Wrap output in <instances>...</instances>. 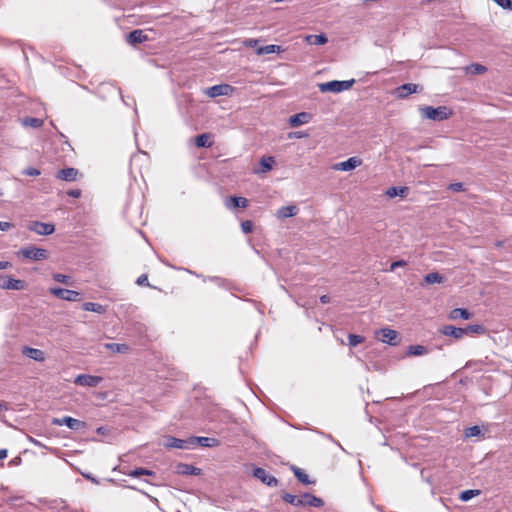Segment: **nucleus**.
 I'll return each mask as SVG.
<instances>
[{
    "label": "nucleus",
    "instance_id": "1",
    "mask_svg": "<svg viewBox=\"0 0 512 512\" xmlns=\"http://www.w3.org/2000/svg\"><path fill=\"white\" fill-rule=\"evenodd\" d=\"M421 116L433 121H443L449 118L452 112L446 106L432 107L423 106L419 108Z\"/></svg>",
    "mask_w": 512,
    "mask_h": 512
},
{
    "label": "nucleus",
    "instance_id": "2",
    "mask_svg": "<svg viewBox=\"0 0 512 512\" xmlns=\"http://www.w3.org/2000/svg\"><path fill=\"white\" fill-rule=\"evenodd\" d=\"M354 82V79L345 81L334 80L319 84V89L321 92L340 93L342 91L349 90L353 86Z\"/></svg>",
    "mask_w": 512,
    "mask_h": 512
},
{
    "label": "nucleus",
    "instance_id": "3",
    "mask_svg": "<svg viewBox=\"0 0 512 512\" xmlns=\"http://www.w3.org/2000/svg\"><path fill=\"white\" fill-rule=\"evenodd\" d=\"M49 292L61 300L69 302H78L81 300V294L74 290L53 287L49 289Z\"/></svg>",
    "mask_w": 512,
    "mask_h": 512
},
{
    "label": "nucleus",
    "instance_id": "4",
    "mask_svg": "<svg viewBox=\"0 0 512 512\" xmlns=\"http://www.w3.org/2000/svg\"><path fill=\"white\" fill-rule=\"evenodd\" d=\"M376 337L383 343L396 346L400 342L399 334L396 330L390 328H382L376 331Z\"/></svg>",
    "mask_w": 512,
    "mask_h": 512
},
{
    "label": "nucleus",
    "instance_id": "5",
    "mask_svg": "<svg viewBox=\"0 0 512 512\" xmlns=\"http://www.w3.org/2000/svg\"><path fill=\"white\" fill-rule=\"evenodd\" d=\"M26 283L20 279H14L11 276L0 275V289L4 290H24Z\"/></svg>",
    "mask_w": 512,
    "mask_h": 512
},
{
    "label": "nucleus",
    "instance_id": "6",
    "mask_svg": "<svg viewBox=\"0 0 512 512\" xmlns=\"http://www.w3.org/2000/svg\"><path fill=\"white\" fill-rule=\"evenodd\" d=\"M53 425L57 426H67L71 430H80L84 429L86 427V423L83 421H80L78 419L72 418L70 416H64L62 418H54L52 420Z\"/></svg>",
    "mask_w": 512,
    "mask_h": 512
},
{
    "label": "nucleus",
    "instance_id": "7",
    "mask_svg": "<svg viewBox=\"0 0 512 512\" xmlns=\"http://www.w3.org/2000/svg\"><path fill=\"white\" fill-rule=\"evenodd\" d=\"M101 376L80 374L74 379V383L84 387H96L102 382Z\"/></svg>",
    "mask_w": 512,
    "mask_h": 512
},
{
    "label": "nucleus",
    "instance_id": "8",
    "mask_svg": "<svg viewBox=\"0 0 512 512\" xmlns=\"http://www.w3.org/2000/svg\"><path fill=\"white\" fill-rule=\"evenodd\" d=\"M421 91L422 87L420 85L414 83H406L397 87L394 91V94L399 99H405L410 94L418 93Z\"/></svg>",
    "mask_w": 512,
    "mask_h": 512
},
{
    "label": "nucleus",
    "instance_id": "9",
    "mask_svg": "<svg viewBox=\"0 0 512 512\" xmlns=\"http://www.w3.org/2000/svg\"><path fill=\"white\" fill-rule=\"evenodd\" d=\"M21 254L31 260H43L48 256L47 250L43 248H37L35 246H28L21 250Z\"/></svg>",
    "mask_w": 512,
    "mask_h": 512
},
{
    "label": "nucleus",
    "instance_id": "10",
    "mask_svg": "<svg viewBox=\"0 0 512 512\" xmlns=\"http://www.w3.org/2000/svg\"><path fill=\"white\" fill-rule=\"evenodd\" d=\"M28 229L37 233L38 235H50L55 231V226L51 223L32 221L28 225Z\"/></svg>",
    "mask_w": 512,
    "mask_h": 512
},
{
    "label": "nucleus",
    "instance_id": "11",
    "mask_svg": "<svg viewBox=\"0 0 512 512\" xmlns=\"http://www.w3.org/2000/svg\"><path fill=\"white\" fill-rule=\"evenodd\" d=\"M253 475L259 479L261 482H263L264 484L270 486V487H275L278 485V480L270 475L265 469L263 468H255L254 469V472H253Z\"/></svg>",
    "mask_w": 512,
    "mask_h": 512
},
{
    "label": "nucleus",
    "instance_id": "12",
    "mask_svg": "<svg viewBox=\"0 0 512 512\" xmlns=\"http://www.w3.org/2000/svg\"><path fill=\"white\" fill-rule=\"evenodd\" d=\"M165 447L166 448L184 449V450L191 449L190 437L187 439H179V438H176L173 436H169L166 439Z\"/></svg>",
    "mask_w": 512,
    "mask_h": 512
},
{
    "label": "nucleus",
    "instance_id": "13",
    "mask_svg": "<svg viewBox=\"0 0 512 512\" xmlns=\"http://www.w3.org/2000/svg\"><path fill=\"white\" fill-rule=\"evenodd\" d=\"M191 441V449H194L197 446L201 447H216L219 445V441L216 438L211 437H190Z\"/></svg>",
    "mask_w": 512,
    "mask_h": 512
},
{
    "label": "nucleus",
    "instance_id": "14",
    "mask_svg": "<svg viewBox=\"0 0 512 512\" xmlns=\"http://www.w3.org/2000/svg\"><path fill=\"white\" fill-rule=\"evenodd\" d=\"M232 91V87L228 84H220L209 87L206 90V95L215 98L218 96L228 95Z\"/></svg>",
    "mask_w": 512,
    "mask_h": 512
},
{
    "label": "nucleus",
    "instance_id": "15",
    "mask_svg": "<svg viewBox=\"0 0 512 512\" xmlns=\"http://www.w3.org/2000/svg\"><path fill=\"white\" fill-rule=\"evenodd\" d=\"M361 163H362V161L358 157H350L346 161L336 163L333 166V169L340 170V171H350V170H353L356 167L360 166Z\"/></svg>",
    "mask_w": 512,
    "mask_h": 512
},
{
    "label": "nucleus",
    "instance_id": "16",
    "mask_svg": "<svg viewBox=\"0 0 512 512\" xmlns=\"http://www.w3.org/2000/svg\"><path fill=\"white\" fill-rule=\"evenodd\" d=\"M248 205L249 202L244 197L230 196L225 200V206L231 210L235 208H247Z\"/></svg>",
    "mask_w": 512,
    "mask_h": 512
},
{
    "label": "nucleus",
    "instance_id": "17",
    "mask_svg": "<svg viewBox=\"0 0 512 512\" xmlns=\"http://www.w3.org/2000/svg\"><path fill=\"white\" fill-rule=\"evenodd\" d=\"M441 332L446 336L454 337L455 339H461L467 335V329L455 327L452 325H446L442 328Z\"/></svg>",
    "mask_w": 512,
    "mask_h": 512
},
{
    "label": "nucleus",
    "instance_id": "18",
    "mask_svg": "<svg viewBox=\"0 0 512 512\" xmlns=\"http://www.w3.org/2000/svg\"><path fill=\"white\" fill-rule=\"evenodd\" d=\"M22 353L28 358L33 359L35 361H45V353L40 349L25 346L23 347Z\"/></svg>",
    "mask_w": 512,
    "mask_h": 512
},
{
    "label": "nucleus",
    "instance_id": "19",
    "mask_svg": "<svg viewBox=\"0 0 512 512\" xmlns=\"http://www.w3.org/2000/svg\"><path fill=\"white\" fill-rule=\"evenodd\" d=\"M78 170L73 167L61 169L57 172L56 177L63 181H75L77 179Z\"/></svg>",
    "mask_w": 512,
    "mask_h": 512
},
{
    "label": "nucleus",
    "instance_id": "20",
    "mask_svg": "<svg viewBox=\"0 0 512 512\" xmlns=\"http://www.w3.org/2000/svg\"><path fill=\"white\" fill-rule=\"evenodd\" d=\"M148 40V36L140 29L133 30L127 36V41L129 44H139Z\"/></svg>",
    "mask_w": 512,
    "mask_h": 512
},
{
    "label": "nucleus",
    "instance_id": "21",
    "mask_svg": "<svg viewBox=\"0 0 512 512\" xmlns=\"http://www.w3.org/2000/svg\"><path fill=\"white\" fill-rule=\"evenodd\" d=\"M311 115L307 112H300L290 117L289 124L292 127H298L300 125L306 124L310 121Z\"/></svg>",
    "mask_w": 512,
    "mask_h": 512
},
{
    "label": "nucleus",
    "instance_id": "22",
    "mask_svg": "<svg viewBox=\"0 0 512 512\" xmlns=\"http://www.w3.org/2000/svg\"><path fill=\"white\" fill-rule=\"evenodd\" d=\"M177 473L197 476L201 474V469L190 464L180 463L177 465Z\"/></svg>",
    "mask_w": 512,
    "mask_h": 512
},
{
    "label": "nucleus",
    "instance_id": "23",
    "mask_svg": "<svg viewBox=\"0 0 512 512\" xmlns=\"http://www.w3.org/2000/svg\"><path fill=\"white\" fill-rule=\"evenodd\" d=\"M298 211L299 209L295 205L282 206L276 215L278 218H289L295 216Z\"/></svg>",
    "mask_w": 512,
    "mask_h": 512
},
{
    "label": "nucleus",
    "instance_id": "24",
    "mask_svg": "<svg viewBox=\"0 0 512 512\" xmlns=\"http://www.w3.org/2000/svg\"><path fill=\"white\" fill-rule=\"evenodd\" d=\"M303 500H304V506L307 505V506H311V507L320 508L324 505V501L321 498L316 497L310 493H304Z\"/></svg>",
    "mask_w": 512,
    "mask_h": 512
},
{
    "label": "nucleus",
    "instance_id": "25",
    "mask_svg": "<svg viewBox=\"0 0 512 512\" xmlns=\"http://www.w3.org/2000/svg\"><path fill=\"white\" fill-rule=\"evenodd\" d=\"M104 347L113 353H127L130 349L127 344L121 343H105Z\"/></svg>",
    "mask_w": 512,
    "mask_h": 512
},
{
    "label": "nucleus",
    "instance_id": "26",
    "mask_svg": "<svg viewBox=\"0 0 512 512\" xmlns=\"http://www.w3.org/2000/svg\"><path fill=\"white\" fill-rule=\"evenodd\" d=\"M282 499L293 505V506H304V500H303V495L302 496H295L293 494H290V493H285L283 496H282Z\"/></svg>",
    "mask_w": 512,
    "mask_h": 512
},
{
    "label": "nucleus",
    "instance_id": "27",
    "mask_svg": "<svg viewBox=\"0 0 512 512\" xmlns=\"http://www.w3.org/2000/svg\"><path fill=\"white\" fill-rule=\"evenodd\" d=\"M428 353V349L423 345H410L408 347L407 356H422Z\"/></svg>",
    "mask_w": 512,
    "mask_h": 512
},
{
    "label": "nucleus",
    "instance_id": "28",
    "mask_svg": "<svg viewBox=\"0 0 512 512\" xmlns=\"http://www.w3.org/2000/svg\"><path fill=\"white\" fill-rule=\"evenodd\" d=\"M471 317H472V314L467 309H464V308H455L450 313V318L453 320L458 319V318L467 320V319H470Z\"/></svg>",
    "mask_w": 512,
    "mask_h": 512
},
{
    "label": "nucleus",
    "instance_id": "29",
    "mask_svg": "<svg viewBox=\"0 0 512 512\" xmlns=\"http://www.w3.org/2000/svg\"><path fill=\"white\" fill-rule=\"evenodd\" d=\"M195 145L197 147H206V148L211 147L212 141L210 140V135L207 133H203V134L196 136Z\"/></svg>",
    "mask_w": 512,
    "mask_h": 512
},
{
    "label": "nucleus",
    "instance_id": "30",
    "mask_svg": "<svg viewBox=\"0 0 512 512\" xmlns=\"http://www.w3.org/2000/svg\"><path fill=\"white\" fill-rule=\"evenodd\" d=\"M292 470L294 472L295 477L303 484L309 485L313 483L310 481L309 476L300 468L296 466H292Z\"/></svg>",
    "mask_w": 512,
    "mask_h": 512
},
{
    "label": "nucleus",
    "instance_id": "31",
    "mask_svg": "<svg viewBox=\"0 0 512 512\" xmlns=\"http://www.w3.org/2000/svg\"><path fill=\"white\" fill-rule=\"evenodd\" d=\"M306 40L308 43L313 45H324L327 43L328 38L324 34L319 35H308L306 37Z\"/></svg>",
    "mask_w": 512,
    "mask_h": 512
},
{
    "label": "nucleus",
    "instance_id": "32",
    "mask_svg": "<svg viewBox=\"0 0 512 512\" xmlns=\"http://www.w3.org/2000/svg\"><path fill=\"white\" fill-rule=\"evenodd\" d=\"M83 310L90 311V312H96L99 314H102L105 311V308L103 305L99 303L94 302H86L82 306Z\"/></svg>",
    "mask_w": 512,
    "mask_h": 512
},
{
    "label": "nucleus",
    "instance_id": "33",
    "mask_svg": "<svg viewBox=\"0 0 512 512\" xmlns=\"http://www.w3.org/2000/svg\"><path fill=\"white\" fill-rule=\"evenodd\" d=\"M443 281L444 277L440 275L438 272L429 273L424 277V282L426 284L442 283Z\"/></svg>",
    "mask_w": 512,
    "mask_h": 512
},
{
    "label": "nucleus",
    "instance_id": "34",
    "mask_svg": "<svg viewBox=\"0 0 512 512\" xmlns=\"http://www.w3.org/2000/svg\"><path fill=\"white\" fill-rule=\"evenodd\" d=\"M280 51H281L280 46L271 44V45L259 47L257 49V54L265 55V54H271V53L280 52Z\"/></svg>",
    "mask_w": 512,
    "mask_h": 512
},
{
    "label": "nucleus",
    "instance_id": "35",
    "mask_svg": "<svg viewBox=\"0 0 512 512\" xmlns=\"http://www.w3.org/2000/svg\"><path fill=\"white\" fill-rule=\"evenodd\" d=\"M486 71H487V68L485 66H483L481 64H477V63L471 64L466 67V72L470 73L472 75L483 74Z\"/></svg>",
    "mask_w": 512,
    "mask_h": 512
},
{
    "label": "nucleus",
    "instance_id": "36",
    "mask_svg": "<svg viewBox=\"0 0 512 512\" xmlns=\"http://www.w3.org/2000/svg\"><path fill=\"white\" fill-rule=\"evenodd\" d=\"M22 124L24 126L32 127V128H39L43 125V120L39 118L34 117H27L22 120Z\"/></svg>",
    "mask_w": 512,
    "mask_h": 512
},
{
    "label": "nucleus",
    "instance_id": "37",
    "mask_svg": "<svg viewBox=\"0 0 512 512\" xmlns=\"http://www.w3.org/2000/svg\"><path fill=\"white\" fill-rule=\"evenodd\" d=\"M480 493H481V491L477 490V489L465 490V491L461 492L459 498L462 501L467 502V501L471 500L473 497L480 495Z\"/></svg>",
    "mask_w": 512,
    "mask_h": 512
},
{
    "label": "nucleus",
    "instance_id": "38",
    "mask_svg": "<svg viewBox=\"0 0 512 512\" xmlns=\"http://www.w3.org/2000/svg\"><path fill=\"white\" fill-rule=\"evenodd\" d=\"M128 475L130 477L137 478V477H140L142 475L152 476V475H154V472L152 470H148V469H145V468H136V469L130 471L128 473Z\"/></svg>",
    "mask_w": 512,
    "mask_h": 512
},
{
    "label": "nucleus",
    "instance_id": "39",
    "mask_svg": "<svg viewBox=\"0 0 512 512\" xmlns=\"http://www.w3.org/2000/svg\"><path fill=\"white\" fill-rule=\"evenodd\" d=\"M407 191L406 187H391L386 191V195L393 198L395 196H403Z\"/></svg>",
    "mask_w": 512,
    "mask_h": 512
},
{
    "label": "nucleus",
    "instance_id": "40",
    "mask_svg": "<svg viewBox=\"0 0 512 512\" xmlns=\"http://www.w3.org/2000/svg\"><path fill=\"white\" fill-rule=\"evenodd\" d=\"M274 163H275V160H274V157H272V156L262 158L261 162H260L261 167H262V172L271 170Z\"/></svg>",
    "mask_w": 512,
    "mask_h": 512
},
{
    "label": "nucleus",
    "instance_id": "41",
    "mask_svg": "<svg viewBox=\"0 0 512 512\" xmlns=\"http://www.w3.org/2000/svg\"><path fill=\"white\" fill-rule=\"evenodd\" d=\"M465 329H467V334L468 333H472V334H484L486 332V329L483 325H480V324H472V325H468Z\"/></svg>",
    "mask_w": 512,
    "mask_h": 512
},
{
    "label": "nucleus",
    "instance_id": "42",
    "mask_svg": "<svg viewBox=\"0 0 512 512\" xmlns=\"http://www.w3.org/2000/svg\"><path fill=\"white\" fill-rule=\"evenodd\" d=\"M348 340H349V345L351 347H355L364 341V337H362L360 335H356V334H349Z\"/></svg>",
    "mask_w": 512,
    "mask_h": 512
},
{
    "label": "nucleus",
    "instance_id": "43",
    "mask_svg": "<svg viewBox=\"0 0 512 512\" xmlns=\"http://www.w3.org/2000/svg\"><path fill=\"white\" fill-rule=\"evenodd\" d=\"M53 279L57 282L64 283V284L71 283V277L68 275L61 274V273L53 274Z\"/></svg>",
    "mask_w": 512,
    "mask_h": 512
},
{
    "label": "nucleus",
    "instance_id": "44",
    "mask_svg": "<svg viewBox=\"0 0 512 512\" xmlns=\"http://www.w3.org/2000/svg\"><path fill=\"white\" fill-rule=\"evenodd\" d=\"M481 433V429L479 426H472V427H469L466 432H465V435L466 437H475V436H478L480 435Z\"/></svg>",
    "mask_w": 512,
    "mask_h": 512
},
{
    "label": "nucleus",
    "instance_id": "45",
    "mask_svg": "<svg viewBox=\"0 0 512 512\" xmlns=\"http://www.w3.org/2000/svg\"><path fill=\"white\" fill-rule=\"evenodd\" d=\"M241 229L243 233L248 234L251 233L253 230V223L250 220L243 221L241 223Z\"/></svg>",
    "mask_w": 512,
    "mask_h": 512
},
{
    "label": "nucleus",
    "instance_id": "46",
    "mask_svg": "<svg viewBox=\"0 0 512 512\" xmlns=\"http://www.w3.org/2000/svg\"><path fill=\"white\" fill-rule=\"evenodd\" d=\"M22 174L27 176H39L41 174V171L34 167H28L22 171Z\"/></svg>",
    "mask_w": 512,
    "mask_h": 512
},
{
    "label": "nucleus",
    "instance_id": "47",
    "mask_svg": "<svg viewBox=\"0 0 512 512\" xmlns=\"http://www.w3.org/2000/svg\"><path fill=\"white\" fill-rule=\"evenodd\" d=\"M448 189L453 192H461V191H464V185L461 182L451 183L448 186Z\"/></svg>",
    "mask_w": 512,
    "mask_h": 512
},
{
    "label": "nucleus",
    "instance_id": "48",
    "mask_svg": "<svg viewBox=\"0 0 512 512\" xmlns=\"http://www.w3.org/2000/svg\"><path fill=\"white\" fill-rule=\"evenodd\" d=\"M136 283L140 286H148L149 283H148V276L146 274H142L140 275L138 278H137V281Z\"/></svg>",
    "mask_w": 512,
    "mask_h": 512
},
{
    "label": "nucleus",
    "instance_id": "49",
    "mask_svg": "<svg viewBox=\"0 0 512 512\" xmlns=\"http://www.w3.org/2000/svg\"><path fill=\"white\" fill-rule=\"evenodd\" d=\"M405 265H406V261H404V260L395 261V262L391 263L390 271H394L396 268L403 267Z\"/></svg>",
    "mask_w": 512,
    "mask_h": 512
},
{
    "label": "nucleus",
    "instance_id": "50",
    "mask_svg": "<svg viewBox=\"0 0 512 512\" xmlns=\"http://www.w3.org/2000/svg\"><path fill=\"white\" fill-rule=\"evenodd\" d=\"M67 195L73 198H79L81 196V190L71 189L67 191Z\"/></svg>",
    "mask_w": 512,
    "mask_h": 512
},
{
    "label": "nucleus",
    "instance_id": "51",
    "mask_svg": "<svg viewBox=\"0 0 512 512\" xmlns=\"http://www.w3.org/2000/svg\"><path fill=\"white\" fill-rule=\"evenodd\" d=\"M13 227V224L10 222H2L0 221V230L7 231Z\"/></svg>",
    "mask_w": 512,
    "mask_h": 512
},
{
    "label": "nucleus",
    "instance_id": "52",
    "mask_svg": "<svg viewBox=\"0 0 512 512\" xmlns=\"http://www.w3.org/2000/svg\"><path fill=\"white\" fill-rule=\"evenodd\" d=\"M244 43L248 47H255L258 44V40H256V39H247Z\"/></svg>",
    "mask_w": 512,
    "mask_h": 512
},
{
    "label": "nucleus",
    "instance_id": "53",
    "mask_svg": "<svg viewBox=\"0 0 512 512\" xmlns=\"http://www.w3.org/2000/svg\"><path fill=\"white\" fill-rule=\"evenodd\" d=\"M12 267L11 262L9 261H0V270H5Z\"/></svg>",
    "mask_w": 512,
    "mask_h": 512
},
{
    "label": "nucleus",
    "instance_id": "54",
    "mask_svg": "<svg viewBox=\"0 0 512 512\" xmlns=\"http://www.w3.org/2000/svg\"><path fill=\"white\" fill-rule=\"evenodd\" d=\"M320 301H321V303H323V304L329 303V301H330V297H329L328 295H322V296L320 297Z\"/></svg>",
    "mask_w": 512,
    "mask_h": 512
},
{
    "label": "nucleus",
    "instance_id": "55",
    "mask_svg": "<svg viewBox=\"0 0 512 512\" xmlns=\"http://www.w3.org/2000/svg\"><path fill=\"white\" fill-rule=\"evenodd\" d=\"M7 450L6 449H0V460H3L7 457Z\"/></svg>",
    "mask_w": 512,
    "mask_h": 512
},
{
    "label": "nucleus",
    "instance_id": "56",
    "mask_svg": "<svg viewBox=\"0 0 512 512\" xmlns=\"http://www.w3.org/2000/svg\"><path fill=\"white\" fill-rule=\"evenodd\" d=\"M31 441H32L34 444H36V445H38V444H39V443H38V441H36V440H33V439H32Z\"/></svg>",
    "mask_w": 512,
    "mask_h": 512
},
{
    "label": "nucleus",
    "instance_id": "57",
    "mask_svg": "<svg viewBox=\"0 0 512 512\" xmlns=\"http://www.w3.org/2000/svg\"><path fill=\"white\" fill-rule=\"evenodd\" d=\"M431 1H432V0H425V3H429V2H431Z\"/></svg>",
    "mask_w": 512,
    "mask_h": 512
}]
</instances>
